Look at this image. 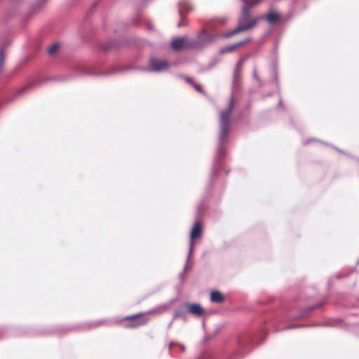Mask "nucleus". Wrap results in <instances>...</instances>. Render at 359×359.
<instances>
[{"mask_svg": "<svg viewBox=\"0 0 359 359\" xmlns=\"http://www.w3.org/2000/svg\"><path fill=\"white\" fill-rule=\"evenodd\" d=\"M241 86V81L236 82L235 80H233L232 88L233 90H238Z\"/></svg>", "mask_w": 359, "mask_h": 359, "instance_id": "412c9836", "label": "nucleus"}, {"mask_svg": "<svg viewBox=\"0 0 359 359\" xmlns=\"http://www.w3.org/2000/svg\"><path fill=\"white\" fill-rule=\"evenodd\" d=\"M59 48V44L58 43H54L52 45L48 50V52L49 54H53L56 50Z\"/></svg>", "mask_w": 359, "mask_h": 359, "instance_id": "aec40b11", "label": "nucleus"}, {"mask_svg": "<svg viewBox=\"0 0 359 359\" xmlns=\"http://www.w3.org/2000/svg\"><path fill=\"white\" fill-rule=\"evenodd\" d=\"M67 80H68V79H67H67H62V81H67Z\"/></svg>", "mask_w": 359, "mask_h": 359, "instance_id": "79ce46f5", "label": "nucleus"}, {"mask_svg": "<svg viewBox=\"0 0 359 359\" xmlns=\"http://www.w3.org/2000/svg\"><path fill=\"white\" fill-rule=\"evenodd\" d=\"M184 19H185V17H184V14H182V17H181V21L179 22L177 25V27H181L184 25Z\"/></svg>", "mask_w": 359, "mask_h": 359, "instance_id": "cd10ccee", "label": "nucleus"}, {"mask_svg": "<svg viewBox=\"0 0 359 359\" xmlns=\"http://www.w3.org/2000/svg\"><path fill=\"white\" fill-rule=\"evenodd\" d=\"M165 310V306H161L155 309L150 310L148 313H158L161 314Z\"/></svg>", "mask_w": 359, "mask_h": 359, "instance_id": "6ab92c4d", "label": "nucleus"}, {"mask_svg": "<svg viewBox=\"0 0 359 359\" xmlns=\"http://www.w3.org/2000/svg\"><path fill=\"white\" fill-rule=\"evenodd\" d=\"M250 41H251V38L250 37H247L245 39L241 40L240 41H238V42H236L235 43L230 44L229 46L222 47L220 49L219 53L221 54H226V53H231V52L233 51L235 49H236L237 48L248 43Z\"/></svg>", "mask_w": 359, "mask_h": 359, "instance_id": "0eeeda50", "label": "nucleus"}, {"mask_svg": "<svg viewBox=\"0 0 359 359\" xmlns=\"http://www.w3.org/2000/svg\"><path fill=\"white\" fill-rule=\"evenodd\" d=\"M191 6L185 1H180L179 3V14L180 17H182V14L185 15V13H187L191 11Z\"/></svg>", "mask_w": 359, "mask_h": 359, "instance_id": "4468645a", "label": "nucleus"}, {"mask_svg": "<svg viewBox=\"0 0 359 359\" xmlns=\"http://www.w3.org/2000/svg\"><path fill=\"white\" fill-rule=\"evenodd\" d=\"M244 5L243 6L242 8H248V11H250V9L252 8L253 7L256 6L257 5H258L260 2V0H254V1H248V0H244L243 1Z\"/></svg>", "mask_w": 359, "mask_h": 359, "instance_id": "dca6fc26", "label": "nucleus"}, {"mask_svg": "<svg viewBox=\"0 0 359 359\" xmlns=\"http://www.w3.org/2000/svg\"><path fill=\"white\" fill-rule=\"evenodd\" d=\"M188 311L187 308L185 306V304H184L182 306L176 309L174 312L173 318H185V316L187 312Z\"/></svg>", "mask_w": 359, "mask_h": 359, "instance_id": "2eb2a0df", "label": "nucleus"}, {"mask_svg": "<svg viewBox=\"0 0 359 359\" xmlns=\"http://www.w3.org/2000/svg\"><path fill=\"white\" fill-rule=\"evenodd\" d=\"M213 40V36L209 34L206 29H203L198 33L196 39L186 40V47L192 49L201 48Z\"/></svg>", "mask_w": 359, "mask_h": 359, "instance_id": "7ed1b4c3", "label": "nucleus"}, {"mask_svg": "<svg viewBox=\"0 0 359 359\" xmlns=\"http://www.w3.org/2000/svg\"><path fill=\"white\" fill-rule=\"evenodd\" d=\"M46 1L47 0H36L32 7V11L36 12L39 11L46 3Z\"/></svg>", "mask_w": 359, "mask_h": 359, "instance_id": "f3484780", "label": "nucleus"}, {"mask_svg": "<svg viewBox=\"0 0 359 359\" xmlns=\"http://www.w3.org/2000/svg\"><path fill=\"white\" fill-rule=\"evenodd\" d=\"M234 100L233 96L229 99L226 109L219 112V130L217 137V147L215 153V157L212 163V171L210 175V180L217 175L221 168V162L222 158L226 155V145L228 142V135L230 131L232 120L231 113L233 108Z\"/></svg>", "mask_w": 359, "mask_h": 359, "instance_id": "f257e3e1", "label": "nucleus"}, {"mask_svg": "<svg viewBox=\"0 0 359 359\" xmlns=\"http://www.w3.org/2000/svg\"><path fill=\"white\" fill-rule=\"evenodd\" d=\"M185 306L190 313L196 316H202L205 313L203 308L198 303H186Z\"/></svg>", "mask_w": 359, "mask_h": 359, "instance_id": "6e6552de", "label": "nucleus"}, {"mask_svg": "<svg viewBox=\"0 0 359 359\" xmlns=\"http://www.w3.org/2000/svg\"><path fill=\"white\" fill-rule=\"evenodd\" d=\"M193 86L194 87V88L198 91V92H200L201 93H204L202 88L201 87V86H199L198 84H196V83H193Z\"/></svg>", "mask_w": 359, "mask_h": 359, "instance_id": "a878e982", "label": "nucleus"}, {"mask_svg": "<svg viewBox=\"0 0 359 359\" xmlns=\"http://www.w3.org/2000/svg\"><path fill=\"white\" fill-rule=\"evenodd\" d=\"M243 62H244V58H241L238 61V62L234 68V70H241V66H242Z\"/></svg>", "mask_w": 359, "mask_h": 359, "instance_id": "5701e85b", "label": "nucleus"}, {"mask_svg": "<svg viewBox=\"0 0 359 359\" xmlns=\"http://www.w3.org/2000/svg\"><path fill=\"white\" fill-rule=\"evenodd\" d=\"M252 76L255 79H256L257 81H259V83H261V80L259 79L257 74V71H256V69L255 68L253 69V72H252Z\"/></svg>", "mask_w": 359, "mask_h": 359, "instance_id": "bb28decb", "label": "nucleus"}, {"mask_svg": "<svg viewBox=\"0 0 359 359\" xmlns=\"http://www.w3.org/2000/svg\"><path fill=\"white\" fill-rule=\"evenodd\" d=\"M200 359H212V358L210 354L204 353L201 356Z\"/></svg>", "mask_w": 359, "mask_h": 359, "instance_id": "c756f323", "label": "nucleus"}, {"mask_svg": "<svg viewBox=\"0 0 359 359\" xmlns=\"http://www.w3.org/2000/svg\"><path fill=\"white\" fill-rule=\"evenodd\" d=\"M172 321H171V322L169 323V325H168V327L170 328V327L172 326Z\"/></svg>", "mask_w": 359, "mask_h": 359, "instance_id": "58836bf2", "label": "nucleus"}, {"mask_svg": "<svg viewBox=\"0 0 359 359\" xmlns=\"http://www.w3.org/2000/svg\"><path fill=\"white\" fill-rule=\"evenodd\" d=\"M313 140H314L311 139V140H309L306 141V142H305V144H307L310 143L311 141H313Z\"/></svg>", "mask_w": 359, "mask_h": 359, "instance_id": "c9c22d12", "label": "nucleus"}, {"mask_svg": "<svg viewBox=\"0 0 359 359\" xmlns=\"http://www.w3.org/2000/svg\"><path fill=\"white\" fill-rule=\"evenodd\" d=\"M320 306H321L320 304H314V305H312V306H307L304 309L300 311L299 312L298 315H297L294 317H292V318H294V319H299V318H306L307 316V313H309L311 311H313V310L320 307Z\"/></svg>", "mask_w": 359, "mask_h": 359, "instance_id": "ddd939ff", "label": "nucleus"}, {"mask_svg": "<svg viewBox=\"0 0 359 359\" xmlns=\"http://www.w3.org/2000/svg\"><path fill=\"white\" fill-rule=\"evenodd\" d=\"M306 325H292L285 327L283 330H289V329H293V328H297V327H306Z\"/></svg>", "mask_w": 359, "mask_h": 359, "instance_id": "393cba45", "label": "nucleus"}, {"mask_svg": "<svg viewBox=\"0 0 359 359\" xmlns=\"http://www.w3.org/2000/svg\"><path fill=\"white\" fill-rule=\"evenodd\" d=\"M210 300L213 303L221 304L224 302L225 298L219 291L213 290L210 292Z\"/></svg>", "mask_w": 359, "mask_h": 359, "instance_id": "f8f14e48", "label": "nucleus"}, {"mask_svg": "<svg viewBox=\"0 0 359 359\" xmlns=\"http://www.w3.org/2000/svg\"><path fill=\"white\" fill-rule=\"evenodd\" d=\"M173 345H177V343H174V342H170L168 344V351H169V353L170 354L171 353L170 351H171V348Z\"/></svg>", "mask_w": 359, "mask_h": 359, "instance_id": "7c9ffc66", "label": "nucleus"}, {"mask_svg": "<svg viewBox=\"0 0 359 359\" xmlns=\"http://www.w3.org/2000/svg\"><path fill=\"white\" fill-rule=\"evenodd\" d=\"M188 266L187 267V269L184 271V268L183 269V271L180 274V278L183 281L184 280V273L187 271Z\"/></svg>", "mask_w": 359, "mask_h": 359, "instance_id": "2f4dec72", "label": "nucleus"}, {"mask_svg": "<svg viewBox=\"0 0 359 359\" xmlns=\"http://www.w3.org/2000/svg\"><path fill=\"white\" fill-rule=\"evenodd\" d=\"M217 20H218V22H219L220 24L224 25V24H225V23L227 22L228 18H226V17H224V18H218V19H217Z\"/></svg>", "mask_w": 359, "mask_h": 359, "instance_id": "c85d7f7f", "label": "nucleus"}, {"mask_svg": "<svg viewBox=\"0 0 359 359\" xmlns=\"http://www.w3.org/2000/svg\"><path fill=\"white\" fill-rule=\"evenodd\" d=\"M280 16L278 13L269 12L267 14L262 15L258 16L259 21L261 20H266L269 23L273 24L278 21Z\"/></svg>", "mask_w": 359, "mask_h": 359, "instance_id": "9d476101", "label": "nucleus"}, {"mask_svg": "<svg viewBox=\"0 0 359 359\" xmlns=\"http://www.w3.org/2000/svg\"><path fill=\"white\" fill-rule=\"evenodd\" d=\"M73 71L77 76L97 75V73L93 72L91 69L83 65H78L75 66L73 69ZM100 74H99V75Z\"/></svg>", "mask_w": 359, "mask_h": 359, "instance_id": "1a4fd4ad", "label": "nucleus"}, {"mask_svg": "<svg viewBox=\"0 0 359 359\" xmlns=\"http://www.w3.org/2000/svg\"><path fill=\"white\" fill-rule=\"evenodd\" d=\"M282 104H283L282 100H281V99H280V100H279V102H278V105H279V106H281Z\"/></svg>", "mask_w": 359, "mask_h": 359, "instance_id": "f704fd0d", "label": "nucleus"}, {"mask_svg": "<svg viewBox=\"0 0 359 359\" xmlns=\"http://www.w3.org/2000/svg\"><path fill=\"white\" fill-rule=\"evenodd\" d=\"M104 48L105 50H107L109 48V47H104Z\"/></svg>", "mask_w": 359, "mask_h": 359, "instance_id": "a19ab883", "label": "nucleus"}, {"mask_svg": "<svg viewBox=\"0 0 359 359\" xmlns=\"http://www.w3.org/2000/svg\"><path fill=\"white\" fill-rule=\"evenodd\" d=\"M213 66H214V64H211V65H210V67H209V68H211V67H213Z\"/></svg>", "mask_w": 359, "mask_h": 359, "instance_id": "ea45409f", "label": "nucleus"}, {"mask_svg": "<svg viewBox=\"0 0 359 359\" xmlns=\"http://www.w3.org/2000/svg\"><path fill=\"white\" fill-rule=\"evenodd\" d=\"M272 94H273L272 93H267V95H266L265 97L271 96Z\"/></svg>", "mask_w": 359, "mask_h": 359, "instance_id": "4c0bfd02", "label": "nucleus"}, {"mask_svg": "<svg viewBox=\"0 0 359 359\" xmlns=\"http://www.w3.org/2000/svg\"><path fill=\"white\" fill-rule=\"evenodd\" d=\"M177 346H180V348H181V351L182 352H184L185 351V346L182 344H177Z\"/></svg>", "mask_w": 359, "mask_h": 359, "instance_id": "473e14b6", "label": "nucleus"}, {"mask_svg": "<svg viewBox=\"0 0 359 359\" xmlns=\"http://www.w3.org/2000/svg\"><path fill=\"white\" fill-rule=\"evenodd\" d=\"M233 80H235L236 82L241 81V70H234L233 71Z\"/></svg>", "mask_w": 359, "mask_h": 359, "instance_id": "a211bd4d", "label": "nucleus"}, {"mask_svg": "<svg viewBox=\"0 0 359 359\" xmlns=\"http://www.w3.org/2000/svg\"><path fill=\"white\" fill-rule=\"evenodd\" d=\"M102 323L101 322H98L97 323H95L93 326H97L98 325H100Z\"/></svg>", "mask_w": 359, "mask_h": 359, "instance_id": "e433bc0d", "label": "nucleus"}, {"mask_svg": "<svg viewBox=\"0 0 359 359\" xmlns=\"http://www.w3.org/2000/svg\"><path fill=\"white\" fill-rule=\"evenodd\" d=\"M171 46L173 50H179L183 46L186 47V39L184 37H175L172 40Z\"/></svg>", "mask_w": 359, "mask_h": 359, "instance_id": "9b49d317", "label": "nucleus"}, {"mask_svg": "<svg viewBox=\"0 0 359 359\" xmlns=\"http://www.w3.org/2000/svg\"><path fill=\"white\" fill-rule=\"evenodd\" d=\"M258 22V16L252 18L250 11H248V8H242L241 13L238 18V26L231 31L224 34L223 37L228 39L236 34L250 30L255 27Z\"/></svg>", "mask_w": 359, "mask_h": 359, "instance_id": "f03ea898", "label": "nucleus"}, {"mask_svg": "<svg viewBox=\"0 0 359 359\" xmlns=\"http://www.w3.org/2000/svg\"><path fill=\"white\" fill-rule=\"evenodd\" d=\"M274 80H275V81H276V84L278 85V75H277V73H276V72L275 73Z\"/></svg>", "mask_w": 359, "mask_h": 359, "instance_id": "72a5a7b5", "label": "nucleus"}, {"mask_svg": "<svg viewBox=\"0 0 359 359\" xmlns=\"http://www.w3.org/2000/svg\"><path fill=\"white\" fill-rule=\"evenodd\" d=\"M170 65V63L167 60L152 56L149 59L148 67L141 68L140 70L147 72L160 73L168 70Z\"/></svg>", "mask_w": 359, "mask_h": 359, "instance_id": "20e7f679", "label": "nucleus"}, {"mask_svg": "<svg viewBox=\"0 0 359 359\" xmlns=\"http://www.w3.org/2000/svg\"><path fill=\"white\" fill-rule=\"evenodd\" d=\"M180 77L183 78L187 83L191 84L193 86V83H195L194 81L188 76H184V75H180Z\"/></svg>", "mask_w": 359, "mask_h": 359, "instance_id": "b1692460", "label": "nucleus"}, {"mask_svg": "<svg viewBox=\"0 0 359 359\" xmlns=\"http://www.w3.org/2000/svg\"><path fill=\"white\" fill-rule=\"evenodd\" d=\"M4 53L2 48H0V70L2 69L4 62Z\"/></svg>", "mask_w": 359, "mask_h": 359, "instance_id": "4be33fe9", "label": "nucleus"}, {"mask_svg": "<svg viewBox=\"0 0 359 359\" xmlns=\"http://www.w3.org/2000/svg\"><path fill=\"white\" fill-rule=\"evenodd\" d=\"M338 151L342 152L340 149H336Z\"/></svg>", "mask_w": 359, "mask_h": 359, "instance_id": "37998d69", "label": "nucleus"}, {"mask_svg": "<svg viewBox=\"0 0 359 359\" xmlns=\"http://www.w3.org/2000/svg\"><path fill=\"white\" fill-rule=\"evenodd\" d=\"M126 320H131L128 325V327H136L143 325L148 322V318L142 313H137L125 317Z\"/></svg>", "mask_w": 359, "mask_h": 359, "instance_id": "423d86ee", "label": "nucleus"}, {"mask_svg": "<svg viewBox=\"0 0 359 359\" xmlns=\"http://www.w3.org/2000/svg\"><path fill=\"white\" fill-rule=\"evenodd\" d=\"M202 232V224L199 221H196L194 225L192 228V230L190 233V241H189V247L187 258L184 264V271L187 269V265L189 264V262L190 257L192 255L194 250V240L198 238L201 236Z\"/></svg>", "mask_w": 359, "mask_h": 359, "instance_id": "39448f33", "label": "nucleus"}]
</instances>
